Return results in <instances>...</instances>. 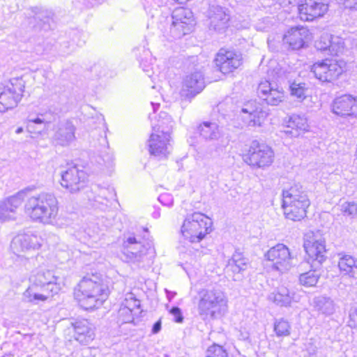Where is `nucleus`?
I'll return each instance as SVG.
<instances>
[{
    "mask_svg": "<svg viewBox=\"0 0 357 357\" xmlns=\"http://www.w3.org/2000/svg\"><path fill=\"white\" fill-rule=\"evenodd\" d=\"M110 294L109 287L96 275L84 277L75 287L73 296L81 307L86 310L98 308Z\"/></svg>",
    "mask_w": 357,
    "mask_h": 357,
    "instance_id": "obj_1",
    "label": "nucleus"
},
{
    "mask_svg": "<svg viewBox=\"0 0 357 357\" xmlns=\"http://www.w3.org/2000/svg\"><path fill=\"white\" fill-rule=\"evenodd\" d=\"M282 208L287 219L298 222L307 217L311 202L301 185H291L282 191Z\"/></svg>",
    "mask_w": 357,
    "mask_h": 357,
    "instance_id": "obj_2",
    "label": "nucleus"
},
{
    "mask_svg": "<svg viewBox=\"0 0 357 357\" xmlns=\"http://www.w3.org/2000/svg\"><path fill=\"white\" fill-rule=\"evenodd\" d=\"M213 230L210 217L201 212L187 215L181 226L180 233L190 243H198L205 239Z\"/></svg>",
    "mask_w": 357,
    "mask_h": 357,
    "instance_id": "obj_3",
    "label": "nucleus"
},
{
    "mask_svg": "<svg viewBox=\"0 0 357 357\" xmlns=\"http://www.w3.org/2000/svg\"><path fill=\"white\" fill-rule=\"evenodd\" d=\"M310 72L321 83H334L347 76L348 66L344 60L325 58L314 61L310 66Z\"/></svg>",
    "mask_w": 357,
    "mask_h": 357,
    "instance_id": "obj_4",
    "label": "nucleus"
},
{
    "mask_svg": "<svg viewBox=\"0 0 357 357\" xmlns=\"http://www.w3.org/2000/svg\"><path fill=\"white\" fill-rule=\"evenodd\" d=\"M25 211L34 221L48 222L58 213L56 199L49 194L43 193L27 199Z\"/></svg>",
    "mask_w": 357,
    "mask_h": 357,
    "instance_id": "obj_5",
    "label": "nucleus"
},
{
    "mask_svg": "<svg viewBox=\"0 0 357 357\" xmlns=\"http://www.w3.org/2000/svg\"><path fill=\"white\" fill-rule=\"evenodd\" d=\"M243 161L256 168H265L274 160V151L271 146L264 142L253 141L242 155Z\"/></svg>",
    "mask_w": 357,
    "mask_h": 357,
    "instance_id": "obj_6",
    "label": "nucleus"
},
{
    "mask_svg": "<svg viewBox=\"0 0 357 357\" xmlns=\"http://www.w3.org/2000/svg\"><path fill=\"white\" fill-rule=\"evenodd\" d=\"M24 87V82L22 77L12 78L3 84L0 92L1 112H4L17 105L23 96Z\"/></svg>",
    "mask_w": 357,
    "mask_h": 357,
    "instance_id": "obj_7",
    "label": "nucleus"
},
{
    "mask_svg": "<svg viewBox=\"0 0 357 357\" xmlns=\"http://www.w3.org/2000/svg\"><path fill=\"white\" fill-rule=\"evenodd\" d=\"M213 63L218 72L223 75H229L243 66V59L241 54L236 50L221 47L215 54Z\"/></svg>",
    "mask_w": 357,
    "mask_h": 357,
    "instance_id": "obj_8",
    "label": "nucleus"
},
{
    "mask_svg": "<svg viewBox=\"0 0 357 357\" xmlns=\"http://www.w3.org/2000/svg\"><path fill=\"white\" fill-rule=\"evenodd\" d=\"M312 40V33L305 26H294L286 31L282 36V43L290 51L307 48Z\"/></svg>",
    "mask_w": 357,
    "mask_h": 357,
    "instance_id": "obj_9",
    "label": "nucleus"
},
{
    "mask_svg": "<svg viewBox=\"0 0 357 357\" xmlns=\"http://www.w3.org/2000/svg\"><path fill=\"white\" fill-rule=\"evenodd\" d=\"M256 95L262 103L271 106H278L287 98V93L283 87L267 79L258 84Z\"/></svg>",
    "mask_w": 357,
    "mask_h": 357,
    "instance_id": "obj_10",
    "label": "nucleus"
},
{
    "mask_svg": "<svg viewBox=\"0 0 357 357\" xmlns=\"http://www.w3.org/2000/svg\"><path fill=\"white\" fill-rule=\"evenodd\" d=\"M297 17L303 22H313L324 17L328 10L326 0H301L297 4Z\"/></svg>",
    "mask_w": 357,
    "mask_h": 357,
    "instance_id": "obj_11",
    "label": "nucleus"
},
{
    "mask_svg": "<svg viewBox=\"0 0 357 357\" xmlns=\"http://www.w3.org/2000/svg\"><path fill=\"white\" fill-rule=\"evenodd\" d=\"M43 273L38 274L35 281L26 289V294L30 301H45L61 290L59 284L53 282H45L43 281Z\"/></svg>",
    "mask_w": 357,
    "mask_h": 357,
    "instance_id": "obj_12",
    "label": "nucleus"
},
{
    "mask_svg": "<svg viewBox=\"0 0 357 357\" xmlns=\"http://www.w3.org/2000/svg\"><path fill=\"white\" fill-rule=\"evenodd\" d=\"M195 20L192 11L184 7L176 8L172 13L171 31L178 38L190 34L195 28Z\"/></svg>",
    "mask_w": 357,
    "mask_h": 357,
    "instance_id": "obj_13",
    "label": "nucleus"
},
{
    "mask_svg": "<svg viewBox=\"0 0 357 357\" xmlns=\"http://www.w3.org/2000/svg\"><path fill=\"white\" fill-rule=\"evenodd\" d=\"M87 183V174L77 165L68 167L61 174V185L71 192L82 190Z\"/></svg>",
    "mask_w": 357,
    "mask_h": 357,
    "instance_id": "obj_14",
    "label": "nucleus"
},
{
    "mask_svg": "<svg viewBox=\"0 0 357 357\" xmlns=\"http://www.w3.org/2000/svg\"><path fill=\"white\" fill-rule=\"evenodd\" d=\"M304 248L309 260L322 263L326 260L325 240L314 235L309 236L304 243Z\"/></svg>",
    "mask_w": 357,
    "mask_h": 357,
    "instance_id": "obj_15",
    "label": "nucleus"
},
{
    "mask_svg": "<svg viewBox=\"0 0 357 357\" xmlns=\"http://www.w3.org/2000/svg\"><path fill=\"white\" fill-rule=\"evenodd\" d=\"M332 111L342 116L357 114V97L350 94L336 97L332 103Z\"/></svg>",
    "mask_w": 357,
    "mask_h": 357,
    "instance_id": "obj_16",
    "label": "nucleus"
},
{
    "mask_svg": "<svg viewBox=\"0 0 357 357\" xmlns=\"http://www.w3.org/2000/svg\"><path fill=\"white\" fill-rule=\"evenodd\" d=\"M310 131L308 119L303 115L293 114L285 123L284 133L294 137H301Z\"/></svg>",
    "mask_w": 357,
    "mask_h": 357,
    "instance_id": "obj_17",
    "label": "nucleus"
},
{
    "mask_svg": "<svg viewBox=\"0 0 357 357\" xmlns=\"http://www.w3.org/2000/svg\"><path fill=\"white\" fill-rule=\"evenodd\" d=\"M170 142L169 133H164L163 139L156 134H151L149 138V153L159 159L166 158L169 154L168 146Z\"/></svg>",
    "mask_w": 357,
    "mask_h": 357,
    "instance_id": "obj_18",
    "label": "nucleus"
},
{
    "mask_svg": "<svg viewBox=\"0 0 357 357\" xmlns=\"http://www.w3.org/2000/svg\"><path fill=\"white\" fill-rule=\"evenodd\" d=\"M225 306V302L212 292H206L200 299L198 307L202 314L214 316Z\"/></svg>",
    "mask_w": 357,
    "mask_h": 357,
    "instance_id": "obj_19",
    "label": "nucleus"
},
{
    "mask_svg": "<svg viewBox=\"0 0 357 357\" xmlns=\"http://www.w3.org/2000/svg\"><path fill=\"white\" fill-rule=\"evenodd\" d=\"M266 257L267 260L271 261L277 269L285 267L291 259L289 250L282 244H278L271 248L267 252Z\"/></svg>",
    "mask_w": 357,
    "mask_h": 357,
    "instance_id": "obj_20",
    "label": "nucleus"
},
{
    "mask_svg": "<svg viewBox=\"0 0 357 357\" xmlns=\"http://www.w3.org/2000/svg\"><path fill=\"white\" fill-rule=\"evenodd\" d=\"M76 127L71 121H67L58 130L54 142L56 146L68 147L75 144L76 142Z\"/></svg>",
    "mask_w": 357,
    "mask_h": 357,
    "instance_id": "obj_21",
    "label": "nucleus"
},
{
    "mask_svg": "<svg viewBox=\"0 0 357 357\" xmlns=\"http://www.w3.org/2000/svg\"><path fill=\"white\" fill-rule=\"evenodd\" d=\"M205 87L204 79L200 75H190L183 82L182 93L185 98H191L199 93Z\"/></svg>",
    "mask_w": 357,
    "mask_h": 357,
    "instance_id": "obj_22",
    "label": "nucleus"
},
{
    "mask_svg": "<svg viewBox=\"0 0 357 357\" xmlns=\"http://www.w3.org/2000/svg\"><path fill=\"white\" fill-rule=\"evenodd\" d=\"M139 304L137 299L126 298L118 310L117 317L121 323H132L137 317Z\"/></svg>",
    "mask_w": 357,
    "mask_h": 357,
    "instance_id": "obj_23",
    "label": "nucleus"
},
{
    "mask_svg": "<svg viewBox=\"0 0 357 357\" xmlns=\"http://www.w3.org/2000/svg\"><path fill=\"white\" fill-rule=\"evenodd\" d=\"M75 339L80 342H86L94 338V333L86 320L76 321L73 324Z\"/></svg>",
    "mask_w": 357,
    "mask_h": 357,
    "instance_id": "obj_24",
    "label": "nucleus"
},
{
    "mask_svg": "<svg viewBox=\"0 0 357 357\" xmlns=\"http://www.w3.org/2000/svg\"><path fill=\"white\" fill-rule=\"evenodd\" d=\"M27 197L26 194L20 192L12 197H8L0 206V220L4 221L6 219L5 214L10 211L13 212L14 209L20 206L24 200Z\"/></svg>",
    "mask_w": 357,
    "mask_h": 357,
    "instance_id": "obj_25",
    "label": "nucleus"
},
{
    "mask_svg": "<svg viewBox=\"0 0 357 357\" xmlns=\"http://www.w3.org/2000/svg\"><path fill=\"white\" fill-rule=\"evenodd\" d=\"M289 90L292 97L303 101L307 98L309 87L305 82L294 80L289 84Z\"/></svg>",
    "mask_w": 357,
    "mask_h": 357,
    "instance_id": "obj_26",
    "label": "nucleus"
},
{
    "mask_svg": "<svg viewBox=\"0 0 357 357\" xmlns=\"http://www.w3.org/2000/svg\"><path fill=\"white\" fill-rule=\"evenodd\" d=\"M242 112L248 114L247 123L250 126H261L266 117V113L261 109L249 112L248 109H243Z\"/></svg>",
    "mask_w": 357,
    "mask_h": 357,
    "instance_id": "obj_27",
    "label": "nucleus"
},
{
    "mask_svg": "<svg viewBox=\"0 0 357 357\" xmlns=\"http://www.w3.org/2000/svg\"><path fill=\"white\" fill-rule=\"evenodd\" d=\"M273 300L277 304L286 306L291 303L293 297L287 288L282 287L273 292Z\"/></svg>",
    "mask_w": 357,
    "mask_h": 357,
    "instance_id": "obj_28",
    "label": "nucleus"
},
{
    "mask_svg": "<svg viewBox=\"0 0 357 357\" xmlns=\"http://www.w3.org/2000/svg\"><path fill=\"white\" fill-rule=\"evenodd\" d=\"M338 267L344 274L351 273L355 268H357L356 260L352 256L345 255L340 259Z\"/></svg>",
    "mask_w": 357,
    "mask_h": 357,
    "instance_id": "obj_29",
    "label": "nucleus"
},
{
    "mask_svg": "<svg viewBox=\"0 0 357 357\" xmlns=\"http://www.w3.org/2000/svg\"><path fill=\"white\" fill-rule=\"evenodd\" d=\"M319 279V275L315 271H309L303 273L299 276L300 284L305 287H314Z\"/></svg>",
    "mask_w": 357,
    "mask_h": 357,
    "instance_id": "obj_30",
    "label": "nucleus"
},
{
    "mask_svg": "<svg viewBox=\"0 0 357 357\" xmlns=\"http://www.w3.org/2000/svg\"><path fill=\"white\" fill-rule=\"evenodd\" d=\"M274 331L278 337L288 336L291 333V326L287 320L280 319L275 321Z\"/></svg>",
    "mask_w": 357,
    "mask_h": 357,
    "instance_id": "obj_31",
    "label": "nucleus"
},
{
    "mask_svg": "<svg viewBox=\"0 0 357 357\" xmlns=\"http://www.w3.org/2000/svg\"><path fill=\"white\" fill-rule=\"evenodd\" d=\"M206 357H229V354L222 346L213 344L207 349Z\"/></svg>",
    "mask_w": 357,
    "mask_h": 357,
    "instance_id": "obj_32",
    "label": "nucleus"
},
{
    "mask_svg": "<svg viewBox=\"0 0 357 357\" xmlns=\"http://www.w3.org/2000/svg\"><path fill=\"white\" fill-rule=\"evenodd\" d=\"M341 213L345 216H353L357 214V204L355 203L347 202L341 207Z\"/></svg>",
    "mask_w": 357,
    "mask_h": 357,
    "instance_id": "obj_33",
    "label": "nucleus"
},
{
    "mask_svg": "<svg viewBox=\"0 0 357 357\" xmlns=\"http://www.w3.org/2000/svg\"><path fill=\"white\" fill-rule=\"evenodd\" d=\"M230 266L234 272H240L246 268L248 263L244 258L239 257L237 259H234Z\"/></svg>",
    "mask_w": 357,
    "mask_h": 357,
    "instance_id": "obj_34",
    "label": "nucleus"
},
{
    "mask_svg": "<svg viewBox=\"0 0 357 357\" xmlns=\"http://www.w3.org/2000/svg\"><path fill=\"white\" fill-rule=\"evenodd\" d=\"M169 312L174 316V321L176 323H182L183 317L181 310L178 307H173L169 310Z\"/></svg>",
    "mask_w": 357,
    "mask_h": 357,
    "instance_id": "obj_35",
    "label": "nucleus"
},
{
    "mask_svg": "<svg viewBox=\"0 0 357 357\" xmlns=\"http://www.w3.org/2000/svg\"><path fill=\"white\" fill-rule=\"evenodd\" d=\"M330 303H331L327 298H318L317 300L314 301V307L318 311H323L324 305Z\"/></svg>",
    "mask_w": 357,
    "mask_h": 357,
    "instance_id": "obj_36",
    "label": "nucleus"
},
{
    "mask_svg": "<svg viewBox=\"0 0 357 357\" xmlns=\"http://www.w3.org/2000/svg\"><path fill=\"white\" fill-rule=\"evenodd\" d=\"M161 329V319L157 321L153 326L152 333L153 334L158 333Z\"/></svg>",
    "mask_w": 357,
    "mask_h": 357,
    "instance_id": "obj_37",
    "label": "nucleus"
},
{
    "mask_svg": "<svg viewBox=\"0 0 357 357\" xmlns=\"http://www.w3.org/2000/svg\"><path fill=\"white\" fill-rule=\"evenodd\" d=\"M138 243V241H137V239L134 236L128 238L127 240L125 241V243H126L127 245L135 244V243Z\"/></svg>",
    "mask_w": 357,
    "mask_h": 357,
    "instance_id": "obj_38",
    "label": "nucleus"
},
{
    "mask_svg": "<svg viewBox=\"0 0 357 357\" xmlns=\"http://www.w3.org/2000/svg\"><path fill=\"white\" fill-rule=\"evenodd\" d=\"M174 1L177 2L178 3L183 4L187 3L189 0H174Z\"/></svg>",
    "mask_w": 357,
    "mask_h": 357,
    "instance_id": "obj_39",
    "label": "nucleus"
},
{
    "mask_svg": "<svg viewBox=\"0 0 357 357\" xmlns=\"http://www.w3.org/2000/svg\"><path fill=\"white\" fill-rule=\"evenodd\" d=\"M33 121H34L35 123H41V121H40V119H35Z\"/></svg>",
    "mask_w": 357,
    "mask_h": 357,
    "instance_id": "obj_40",
    "label": "nucleus"
},
{
    "mask_svg": "<svg viewBox=\"0 0 357 357\" xmlns=\"http://www.w3.org/2000/svg\"><path fill=\"white\" fill-rule=\"evenodd\" d=\"M204 125H205L206 126L208 127V126H210V123H204Z\"/></svg>",
    "mask_w": 357,
    "mask_h": 357,
    "instance_id": "obj_41",
    "label": "nucleus"
},
{
    "mask_svg": "<svg viewBox=\"0 0 357 357\" xmlns=\"http://www.w3.org/2000/svg\"><path fill=\"white\" fill-rule=\"evenodd\" d=\"M21 130H22V129L20 128V129H19V130H17V132H21Z\"/></svg>",
    "mask_w": 357,
    "mask_h": 357,
    "instance_id": "obj_42",
    "label": "nucleus"
}]
</instances>
